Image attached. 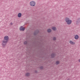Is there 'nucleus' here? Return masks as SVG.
Masks as SVG:
<instances>
[{
    "instance_id": "14",
    "label": "nucleus",
    "mask_w": 80,
    "mask_h": 80,
    "mask_svg": "<svg viewBox=\"0 0 80 80\" xmlns=\"http://www.w3.org/2000/svg\"><path fill=\"white\" fill-rule=\"evenodd\" d=\"M47 31L48 33H50V32H52V29H48L47 30Z\"/></svg>"
},
{
    "instance_id": "8",
    "label": "nucleus",
    "mask_w": 80,
    "mask_h": 80,
    "mask_svg": "<svg viewBox=\"0 0 80 80\" xmlns=\"http://www.w3.org/2000/svg\"><path fill=\"white\" fill-rule=\"evenodd\" d=\"M80 22V18H78L77 19V21H76L77 24H78Z\"/></svg>"
},
{
    "instance_id": "3",
    "label": "nucleus",
    "mask_w": 80,
    "mask_h": 80,
    "mask_svg": "<svg viewBox=\"0 0 80 80\" xmlns=\"http://www.w3.org/2000/svg\"><path fill=\"white\" fill-rule=\"evenodd\" d=\"M36 4V2L34 1H32L30 2V5L32 7H34L35 6Z\"/></svg>"
},
{
    "instance_id": "2",
    "label": "nucleus",
    "mask_w": 80,
    "mask_h": 80,
    "mask_svg": "<svg viewBox=\"0 0 80 80\" xmlns=\"http://www.w3.org/2000/svg\"><path fill=\"white\" fill-rule=\"evenodd\" d=\"M8 42L7 41H6L5 40L2 41V46L3 47H5L7 45V43Z\"/></svg>"
},
{
    "instance_id": "19",
    "label": "nucleus",
    "mask_w": 80,
    "mask_h": 80,
    "mask_svg": "<svg viewBox=\"0 0 80 80\" xmlns=\"http://www.w3.org/2000/svg\"><path fill=\"white\" fill-rule=\"evenodd\" d=\"M35 72L36 73H38V72H37V70H35Z\"/></svg>"
},
{
    "instance_id": "15",
    "label": "nucleus",
    "mask_w": 80,
    "mask_h": 80,
    "mask_svg": "<svg viewBox=\"0 0 80 80\" xmlns=\"http://www.w3.org/2000/svg\"><path fill=\"white\" fill-rule=\"evenodd\" d=\"M40 70H43V66H41L40 67Z\"/></svg>"
},
{
    "instance_id": "10",
    "label": "nucleus",
    "mask_w": 80,
    "mask_h": 80,
    "mask_svg": "<svg viewBox=\"0 0 80 80\" xmlns=\"http://www.w3.org/2000/svg\"><path fill=\"white\" fill-rule=\"evenodd\" d=\"M69 43H70L72 45H75V42H72V41H70V42H69Z\"/></svg>"
},
{
    "instance_id": "12",
    "label": "nucleus",
    "mask_w": 80,
    "mask_h": 80,
    "mask_svg": "<svg viewBox=\"0 0 80 80\" xmlns=\"http://www.w3.org/2000/svg\"><path fill=\"white\" fill-rule=\"evenodd\" d=\"M74 38L76 40L78 39V38H79L78 35H76L74 37Z\"/></svg>"
},
{
    "instance_id": "13",
    "label": "nucleus",
    "mask_w": 80,
    "mask_h": 80,
    "mask_svg": "<svg viewBox=\"0 0 80 80\" xmlns=\"http://www.w3.org/2000/svg\"><path fill=\"white\" fill-rule=\"evenodd\" d=\"M52 29L53 30V31H55V30H57V28H56L55 27H52Z\"/></svg>"
},
{
    "instance_id": "1",
    "label": "nucleus",
    "mask_w": 80,
    "mask_h": 80,
    "mask_svg": "<svg viewBox=\"0 0 80 80\" xmlns=\"http://www.w3.org/2000/svg\"><path fill=\"white\" fill-rule=\"evenodd\" d=\"M65 21L66 22L67 24L68 25H70L72 24V21L70 19L68 18H66L65 19Z\"/></svg>"
},
{
    "instance_id": "20",
    "label": "nucleus",
    "mask_w": 80,
    "mask_h": 80,
    "mask_svg": "<svg viewBox=\"0 0 80 80\" xmlns=\"http://www.w3.org/2000/svg\"><path fill=\"white\" fill-rule=\"evenodd\" d=\"M67 80H70V79H67Z\"/></svg>"
},
{
    "instance_id": "4",
    "label": "nucleus",
    "mask_w": 80,
    "mask_h": 80,
    "mask_svg": "<svg viewBox=\"0 0 80 80\" xmlns=\"http://www.w3.org/2000/svg\"><path fill=\"white\" fill-rule=\"evenodd\" d=\"M8 36H6L4 37V40L5 41L8 42Z\"/></svg>"
},
{
    "instance_id": "5",
    "label": "nucleus",
    "mask_w": 80,
    "mask_h": 80,
    "mask_svg": "<svg viewBox=\"0 0 80 80\" xmlns=\"http://www.w3.org/2000/svg\"><path fill=\"white\" fill-rule=\"evenodd\" d=\"M38 33H39V30H36L34 32V36L37 35Z\"/></svg>"
},
{
    "instance_id": "18",
    "label": "nucleus",
    "mask_w": 80,
    "mask_h": 80,
    "mask_svg": "<svg viewBox=\"0 0 80 80\" xmlns=\"http://www.w3.org/2000/svg\"><path fill=\"white\" fill-rule=\"evenodd\" d=\"M53 40L55 41V40H56V38L55 37H54L53 38Z\"/></svg>"
},
{
    "instance_id": "11",
    "label": "nucleus",
    "mask_w": 80,
    "mask_h": 80,
    "mask_svg": "<svg viewBox=\"0 0 80 80\" xmlns=\"http://www.w3.org/2000/svg\"><path fill=\"white\" fill-rule=\"evenodd\" d=\"M25 76H26V77H28V76H30V73H26L25 74Z\"/></svg>"
},
{
    "instance_id": "17",
    "label": "nucleus",
    "mask_w": 80,
    "mask_h": 80,
    "mask_svg": "<svg viewBox=\"0 0 80 80\" xmlns=\"http://www.w3.org/2000/svg\"><path fill=\"white\" fill-rule=\"evenodd\" d=\"M24 45H27V41H25L24 42Z\"/></svg>"
},
{
    "instance_id": "9",
    "label": "nucleus",
    "mask_w": 80,
    "mask_h": 80,
    "mask_svg": "<svg viewBox=\"0 0 80 80\" xmlns=\"http://www.w3.org/2000/svg\"><path fill=\"white\" fill-rule=\"evenodd\" d=\"M18 18H20L22 17V14L21 13H19L18 15Z\"/></svg>"
},
{
    "instance_id": "7",
    "label": "nucleus",
    "mask_w": 80,
    "mask_h": 80,
    "mask_svg": "<svg viewBox=\"0 0 80 80\" xmlns=\"http://www.w3.org/2000/svg\"><path fill=\"white\" fill-rule=\"evenodd\" d=\"M51 57L52 58H54L55 57V54L54 53H52L51 54Z\"/></svg>"
},
{
    "instance_id": "6",
    "label": "nucleus",
    "mask_w": 80,
    "mask_h": 80,
    "mask_svg": "<svg viewBox=\"0 0 80 80\" xmlns=\"http://www.w3.org/2000/svg\"><path fill=\"white\" fill-rule=\"evenodd\" d=\"M25 28L23 27V26H21L20 28V30L21 31H24Z\"/></svg>"
},
{
    "instance_id": "16",
    "label": "nucleus",
    "mask_w": 80,
    "mask_h": 80,
    "mask_svg": "<svg viewBox=\"0 0 80 80\" xmlns=\"http://www.w3.org/2000/svg\"><path fill=\"white\" fill-rule=\"evenodd\" d=\"M56 63L57 65H58V64H59V63H60V62L58 61H57L56 62Z\"/></svg>"
}]
</instances>
